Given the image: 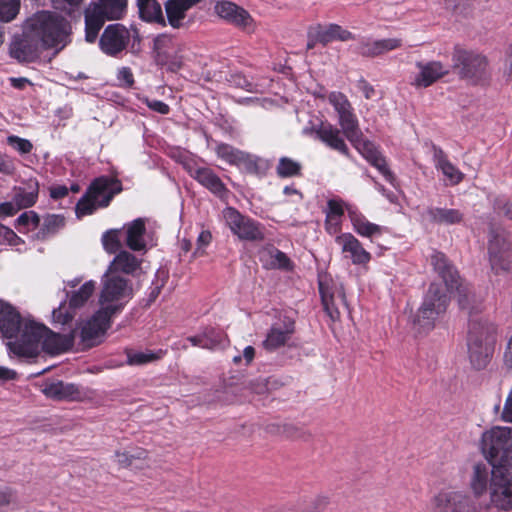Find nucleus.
<instances>
[{"instance_id": "1", "label": "nucleus", "mask_w": 512, "mask_h": 512, "mask_svg": "<svg viewBox=\"0 0 512 512\" xmlns=\"http://www.w3.org/2000/svg\"><path fill=\"white\" fill-rule=\"evenodd\" d=\"M481 447L488 463L472 467L469 487L476 498L488 496L489 506L502 512L512 510V428L496 426L482 435Z\"/></svg>"}, {"instance_id": "2", "label": "nucleus", "mask_w": 512, "mask_h": 512, "mask_svg": "<svg viewBox=\"0 0 512 512\" xmlns=\"http://www.w3.org/2000/svg\"><path fill=\"white\" fill-rule=\"evenodd\" d=\"M71 31L70 22L62 15L38 11L25 20L22 34L10 44V55L21 63H31L45 50L58 53L70 43Z\"/></svg>"}, {"instance_id": "3", "label": "nucleus", "mask_w": 512, "mask_h": 512, "mask_svg": "<svg viewBox=\"0 0 512 512\" xmlns=\"http://www.w3.org/2000/svg\"><path fill=\"white\" fill-rule=\"evenodd\" d=\"M431 264L442 279L441 283L434 282L430 285L420 308L418 309L413 324L418 332H426L433 329L436 322L446 312L449 297L454 291L458 295V302L462 309L469 308V296L471 287L464 283L457 270L440 252L431 255Z\"/></svg>"}, {"instance_id": "4", "label": "nucleus", "mask_w": 512, "mask_h": 512, "mask_svg": "<svg viewBox=\"0 0 512 512\" xmlns=\"http://www.w3.org/2000/svg\"><path fill=\"white\" fill-rule=\"evenodd\" d=\"M73 335H61L49 330L42 324L33 322L24 328L20 342H9L12 353L22 357H36L41 350L51 355L66 352L73 345Z\"/></svg>"}, {"instance_id": "5", "label": "nucleus", "mask_w": 512, "mask_h": 512, "mask_svg": "<svg viewBox=\"0 0 512 512\" xmlns=\"http://www.w3.org/2000/svg\"><path fill=\"white\" fill-rule=\"evenodd\" d=\"M475 300V295L471 291L469 296V308L467 309L470 314L467 346L469 358L473 366L477 369L485 367L492 356L497 342V326L487 317L474 315L472 301Z\"/></svg>"}, {"instance_id": "6", "label": "nucleus", "mask_w": 512, "mask_h": 512, "mask_svg": "<svg viewBox=\"0 0 512 512\" xmlns=\"http://www.w3.org/2000/svg\"><path fill=\"white\" fill-rule=\"evenodd\" d=\"M128 0H95L84 10L85 40L94 43L106 21L122 19L127 13Z\"/></svg>"}, {"instance_id": "7", "label": "nucleus", "mask_w": 512, "mask_h": 512, "mask_svg": "<svg viewBox=\"0 0 512 512\" xmlns=\"http://www.w3.org/2000/svg\"><path fill=\"white\" fill-rule=\"evenodd\" d=\"M132 297L133 286L127 278L105 272L98 295L99 309L115 317L124 310Z\"/></svg>"}, {"instance_id": "8", "label": "nucleus", "mask_w": 512, "mask_h": 512, "mask_svg": "<svg viewBox=\"0 0 512 512\" xmlns=\"http://www.w3.org/2000/svg\"><path fill=\"white\" fill-rule=\"evenodd\" d=\"M118 183L107 177L94 180L88 192L76 205V214L83 217L92 214L98 207H106L113 195L118 191Z\"/></svg>"}, {"instance_id": "9", "label": "nucleus", "mask_w": 512, "mask_h": 512, "mask_svg": "<svg viewBox=\"0 0 512 512\" xmlns=\"http://www.w3.org/2000/svg\"><path fill=\"white\" fill-rule=\"evenodd\" d=\"M113 316L98 308L88 319L79 323L73 332L74 337L79 338L83 348H91L104 341L107 330L111 327Z\"/></svg>"}, {"instance_id": "10", "label": "nucleus", "mask_w": 512, "mask_h": 512, "mask_svg": "<svg viewBox=\"0 0 512 512\" xmlns=\"http://www.w3.org/2000/svg\"><path fill=\"white\" fill-rule=\"evenodd\" d=\"M222 217L232 233L241 240L260 241L264 239V232L259 223L243 216L235 208L227 207Z\"/></svg>"}, {"instance_id": "11", "label": "nucleus", "mask_w": 512, "mask_h": 512, "mask_svg": "<svg viewBox=\"0 0 512 512\" xmlns=\"http://www.w3.org/2000/svg\"><path fill=\"white\" fill-rule=\"evenodd\" d=\"M453 60L455 66L460 69V75L472 83L476 84L487 78L488 63L485 56L470 51L457 50Z\"/></svg>"}, {"instance_id": "12", "label": "nucleus", "mask_w": 512, "mask_h": 512, "mask_svg": "<svg viewBox=\"0 0 512 512\" xmlns=\"http://www.w3.org/2000/svg\"><path fill=\"white\" fill-rule=\"evenodd\" d=\"M214 12L226 23L246 33L250 34L256 31L257 24L251 14L234 2L228 0L216 1Z\"/></svg>"}, {"instance_id": "13", "label": "nucleus", "mask_w": 512, "mask_h": 512, "mask_svg": "<svg viewBox=\"0 0 512 512\" xmlns=\"http://www.w3.org/2000/svg\"><path fill=\"white\" fill-rule=\"evenodd\" d=\"M319 291L324 309L331 320L339 319L341 310H348L342 283L321 278Z\"/></svg>"}, {"instance_id": "14", "label": "nucleus", "mask_w": 512, "mask_h": 512, "mask_svg": "<svg viewBox=\"0 0 512 512\" xmlns=\"http://www.w3.org/2000/svg\"><path fill=\"white\" fill-rule=\"evenodd\" d=\"M488 253L491 268L496 274L510 270L512 250L507 233L504 230L492 231Z\"/></svg>"}, {"instance_id": "15", "label": "nucleus", "mask_w": 512, "mask_h": 512, "mask_svg": "<svg viewBox=\"0 0 512 512\" xmlns=\"http://www.w3.org/2000/svg\"><path fill=\"white\" fill-rule=\"evenodd\" d=\"M328 101L338 114V123L346 138L355 141L359 134V125L348 98L343 93L334 91L329 94Z\"/></svg>"}, {"instance_id": "16", "label": "nucleus", "mask_w": 512, "mask_h": 512, "mask_svg": "<svg viewBox=\"0 0 512 512\" xmlns=\"http://www.w3.org/2000/svg\"><path fill=\"white\" fill-rule=\"evenodd\" d=\"M33 320L21 317L20 313L8 302L0 300V332L11 342H20L24 328L33 324Z\"/></svg>"}, {"instance_id": "17", "label": "nucleus", "mask_w": 512, "mask_h": 512, "mask_svg": "<svg viewBox=\"0 0 512 512\" xmlns=\"http://www.w3.org/2000/svg\"><path fill=\"white\" fill-rule=\"evenodd\" d=\"M431 512H480L471 497L459 491H440L431 501Z\"/></svg>"}, {"instance_id": "18", "label": "nucleus", "mask_w": 512, "mask_h": 512, "mask_svg": "<svg viewBox=\"0 0 512 512\" xmlns=\"http://www.w3.org/2000/svg\"><path fill=\"white\" fill-rule=\"evenodd\" d=\"M129 30L121 24L108 25L99 39V47L109 56H117L124 51L130 41Z\"/></svg>"}, {"instance_id": "19", "label": "nucleus", "mask_w": 512, "mask_h": 512, "mask_svg": "<svg viewBox=\"0 0 512 512\" xmlns=\"http://www.w3.org/2000/svg\"><path fill=\"white\" fill-rule=\"evenodd\" d=\"M418 73L415 75L412 85L417 88H426L448 73V68L441 62H417Z\"/></svg>"}, {"instance_id": "20", "label": "nucleus", "mask_w": 512, "mask_h": 512, "mask_svg": "<svg viewBox=\"0 0 512 512\" xmlns=\"http://www.w3.org/2000/svg\"><path fill=\"white\" fill-rule=\"evenodd\" d=\"M294 333V322L274 323L266 334L262 346L267 351H275L284 346Z\"/></svg>"}, {"instance_id": "21", "label": "nucleus", "mask_w": 512, "mask_h": 512, "mask_svg": "<svg viewBox=\"0 0 512 512\" xmlns=\"http://www.w3.org/2000/svg\"><path fill=\"white\" fill-rule=\"evenodd\" d=\"M335 241L344 253L349 254L354 264H366L370 261V253L363 248L360 241L351 233H343L337 236Z\"/></svg>"}, {"instance_id": "22", "label": "nucleus", "mask_w": 512, "mask_h": 512, "mask_svg": "<svg viewBox=\"0 0 512 512\" xmlns=\"http://www.w3.org/2000/svg\"><path fill=\"white\" fill-rule=\"evenodd\" d=\"M126 245L133 251H145L147 248V233L145 221L137 218L124 226Z\"/></svg>"}, {"instance_id": "23", "label": "nucleus", "mask_w": 512, "mask_h": 512, "mask_svg": "<svg viewBox=\"0 0 512 512\" xmlns=\"http://www.w3.org/2000/svg\"><path fill=\"white\" fill-rule=\"evenodd\" d=\"M41 391L46 397L55 400H78L82 397L77 385L63 381L45 383Z\"/></svg>"}, {"instance_id": "24", "label": "nucleus", "mask_w": 512, "mask_h": 512, "mask_svg": "<svg viewBox=\"0 0 512 512\" xmlns=\"http://www.w3.org/2000/svg\"><path fill=\"white\" fill-rule=\"evenodd\" d=\"M199 0H167L165 3L166 23L174 28L179 29L183 26V21L186 18V13L191 9Z\"/></svg>"}, {"instance_id": "25", "label": "nucleus", "mask_w": 512, "mask_h": 512, "mask_svg": "<svg viewBox=\"0 0 512 512\" xmlns=\"http://www.w3.org/2000/svg\"><path fill=\"white\" fill-rule=\"evenodd\" d=\"M191 176L217 197L223 198L227 194L225 184L210 168H197L191 171Z\"/></svg>"}, {"instance_id": "26", "label": "nucleus", "mask_w": 512, "mask_h": 512, "mask_svg": "<svg viewBox=\"0 0 512 512\" xmlns=\"http://www.w3.org/2000/svg\"><path fill=\"white\" fill-rule=\"evenodd\" d=\"M346 211L354 231L360 236L373 237L382 234L383 227L370 222L356 206H347Z\"/></svg>"}, {"instance_id": "27", "label": "nucleus", "mask_w": 512, "mask_h": 512, "mask_svg": "<svg viewBox=\"0 0 512 512\" xmlns=\"http://www.w3.org/2000/svg\"><path fill=\"white\" fill-rule=\"evenodd\" d=\"M218 158L230 165L251 167L256 165V158L250 154L244 153L231 145L221 143L216 146Z\"/></svg>"}, {"instance_id": "28", "label": "nucleus", "mask_w": 512, "mask_h": 512, "mask_svg": "<svg viewBox=\"0 0 512 512\" xmlns=\"http://www.w3.org/2000/svg\"><path fill=\"white\" fill-rule=\"evenodd\" d=\"M315 133L318 139L327 146L344 155H348V147L341 137V132L338 128L328 122H322L320 126L315 129Z\"/></svg>"}, {"instance_id": "29", "label": "nucleus", "mask_w": 512, "mask_h": 512, "mask_svg": "<svg viewBox=\"0 0 512 512\" xmlns=\"http://www.w3.org/2000/svg\"><path fill=\"white\" fill-rule=\"evenodd\" d=\"M39 183L36 179L31 178L23 183L22 186L13 190L12 201L18 209L33 206L38 198Z\"/></svg>"}, {"instance_id": "30", "label": "nucleus", "mask_w": 512, "mask_h": 512, "mask_svg": "<svg viewBox=\"0 0 512 512\" xmlns=\"http://www.w3.org/2000/svg\"><path fill=\"white\" fill-rule=\"evenodd\" d=\"M141 265V260L128 251H120L108 266L106 273L133 275Z\"/></svg>"}, {"instance_id": "31", "label": "nucleus", "mask_w": 512, "mask_h": 512, "mask_svg": "<svg viewBox=\"0 0 512 512\" xmlns=\"http://www.w3.org/2000/svg\"><path fill=\"white\" fill-rule=\"evenodd\" d=\"M315 38L323 46L333 41H349L354 39V35L337 24L317 25L315 26Z\"/></svg>"}, {"instance_id": "32", "label": "nucleus", "mask_w": 512, "mask_h": 512, "mask_svg": "<svg viewBox=\"0 0 512 512\" xmlns=\"http://www.w3.org/2000/svg\"><path fill=\"white\" fill-rule=\"evenodd\" d=\"M347 206L353 205L341 199H330L327 202L325 228L329 234H337L340 231L342 216Z\"/></svg>"}, {"instance_id": "33", "label": "nucleus", "mask_w": 512, "mask_h": 512, "mask_svg": "<svg viewBox=\"0 0 512 512\" xmlns=\"http://www.w3.org/2000/svg\"><path fill=\"white\" fill-rule=\"evenodd\" d=\"M139 17L147 23L166 26L161 4L157 0H136Z\"/></svg>"}, {"instance_id": "34", "label": "nucleus", "mask_w": 512, "mask_h": 512, "mask_svg": "<svg viewBox=\"0 0 512 512\" xmlns=\"http://www.w3.org/2000/svg\"><path fill=\"white\" fill-rule=\"evenodd\" d=\"M175 49L178 51L186 50V45L169 34H160L154 40V50L159 64Z\"/></svg>"}, {"instance_id": "35", "label": "nucleus", "mask_w": 512, "mask_h": 512, "mask_svg": "<svg viewBox=\"0 0 512 512\" xmlns=\"http://www.w3.org/2000/svg\"><path fill=\"white\" fill-rule=\"evenodd\" d=\"M436 168L441 170L449 185H456L463 179V173L455 167L441 150L435 152Z\"/></svg>"}, {"instance_id": "36", "label": "nucleus", "mask_w": 512, "mask_h": 512, "mask_svg": "<svg viewBox=\"0 0 512 512\" xmlns=\"http://www.w3.org/2000/svg\"><path fill=\"white\" fill-rule=\"evenodd\" d=\"M427 214L433 222L444 225L457 224L463 219L458 209L432 207L427 210Z\"/></svg>"}, {"instance_id": "37", "label": "nucleus", "mask_w": 512, "mask_h": 512, "mask_svg": "<svg viewBox=\"0 0 512 512\" xmlns=\"http://www.w3.org/2000/svg\"><path fill=\"white\" fill-rule=\"evenodd\" d=\"M95 290V282L90 280L85 282L76 292L70 297L69 305L71 308H78L83 306L91 297Z\"/></svg>"}, {"instance_id": "38", "label": "nucleus", "mask_w": 512, "mask_h": 512, "mask_svg": "<svg viewBox=\"0 0 512 512\" xmlns=\"http://www.w3.org/2000/svg\"><path fill=\"white\" fill-rule=\"evenodd\" d=\"M202 335H205L206 349H217L224 347L227 343L226 335L219 329L208 327L202 331Z\"/></svg>"}, {"instance_id": "39", "label": "nucleus", "mask_w": 512, "mask_h": 512, "mask_svg": "<svg viewBox=\"0 0 512 512\" xmlns=\"http://www.w3.org/2000/svg\"><path fill=\"white\" fill-rule=\"evenodd\" d=\"M65 225V218L61 215H47L43 219V223L41 224L40 233L42 237H46L48 235L54 234L62 229Z\"/></svg>"}, {"instance_id": "40", "label": "nucleus", "mask_w": 512, "mask_h": 512, "mask_svg": "<svg viewBox=\"0 0 512 512\" xmlns=\"http://www.w3.org/2000/svg\"><path fill=\"white\" fill-rule=\"evenodd\" d=\"M187 60V49L178 51L175 49L172 53L169 54L165 59H163L160 64L165 66L171 72H177L180 70Z\"/></svg>"}, {"instance_id": "41", "label": "nucleus", "mask_w": 512, "mask_h": 512, "mask_svg": "<svg viewBox=\"0 0 512 512\" xmlns=\"http://www.w3.org/2000/svg\"><path fill=\"white\" fill-rule=\"evenodd\" d=\"M300 163L288 158L282 157L277 166V174L282 178L293 177L300 174Z\"/></svg>"}, {"instance_id": "42", "label": "nucleus", "mask_w": 512, "mask_h": 512, "mask_svg": "<svg viewBox=\"0 0 512 512\" xmlns=\"http://www.w3.org/2000/svg\"><path fill=\"white\" fill-rule=\"evenodd\" d=\"M20 10V0H0V20L12 21Z\"/></svg>"}, {"instance_id": "43", "label": "nucleus", "mask_w": 512, "mask_h": 512, "mask_svg": "<svg viewBox=\"0 0 512 512\" xmlns=\"http://www.w3.org/2000/svg\"><path fill=\"white\" fill-rule=\"evenodd\" d=\"M368 161L379 170L387 181L390 183L393 182L394 176L389 170L385 159L379 153H372L370 151L368 154Z\"/></svg>"}, {"instance_id": "44", "label": "nucleus", "mask_w": 512, "mask_h": 512, "mask_svg": "<svg viewBox=\"0 0 512 512\" xmlns=\"http://www.w3.org/2000/svg\"><path fill=\"white\" fill-rule=\"evenodd\" d=\"M118 233V230H109L102 236L103 247L109 254L116 253L121 247Z\"/></svg>"}, {"instance_id": "45", "label": "nucleus", "mask_w": 512, "mask_h": 512, "mask_svg": "<svg viewBox=\"0 0 512 512\" xmlns=\"http://www.w3.org/2000/svg\"><path fill=\"white\" fill-rule=\"evenodd\" d=\"M356 51L364 57H377V40L364 38L360 40Z\"/></svg>"}, {"instance_id": "46", "label": "nucleus", "mask_w": 512, "mask_h": 512, "mask_svg": "<svg viewBox=\"0 0 512 512\" xmlns=\"http://www.w3.org/2000/svg\"><path fill=\"white\" fill-rule=\"evenodd\" d=\"M7 143L20 154H28L32 151L33 148V145L29 140L20 138L15 135L8 136Z\"/></svg>"}, {"instance_id": "47", "label": "nucleus", "mask_w": 512, "mask_h": 512, "mask_svg": "<svg viewBox=\"0 0 512 512\" xmlns=\"http://www.w3.org/2000/svg\"><path fill=\"white\" fill-rule=\"evenodd\" d=\"M115 461L121 466V467H128L132 465V462L134 459H141L145 457V451L140 450L136 454H131L129 452H115Z\"/></svg>"}, {"instance_id": "48", "label": "nucleus", "mask_w": 512, "mask_h": 512, "mask_svg": "<svg viewBox=\"0 0 512 512\" xmlns=\"http://www.w3.org/2000/svg\"><path fill=\"white\" fill-rule=\"evenodd\" d=\"M402 46L401 39L388 38L377 40V56H381L389 51L398 49Z\"/></svg>"}, {"instance_id": "49", "label": "nucleus", "mask_w": 512, "mask_h": 512, "mask_svg": "<svg viewBox=\"0 0 512 512\" xmlns=\"http://www.w3.org/2000/svg\"><path fill=\"white\" fill-rule=\"evenodd\" d=\"M158 356L151 352L128 353V363L130 365H142L157 359Z\"/></svg>"}, {"instance_id": "50", "label": "nucleus", "mask_w": 512, "mask_h": 512, "mask_svg": "<svg viewBox=\"0 0 512 512\" xmlns=\"http://www.w3.org/2000/svg\"><path fill=\"white\" fill-rule=\"evenodd\" d=\"M74 317V313L70 311L66 305H60L57 309L52 312V318L55 323L66 324L71 321Z\"/></svg>"}, {"instance_id": "51", "label": "nucleus", "mask_w": 512, "mask_h": 512, "mask_svg": "<svg viewBox=\"0 0 512 512\" xmlns=\"http://www.w3.org/2000/svg\"><path fill=\"white\" fill-rule=\"evenodd\" d=\"M21 242V239L15 234L10 228L0 224V244H8L11 246H17Z\"/></svg>"}, {"instance_id": "52", "label": "nucleus", "mask_w": 512, "mask_h": 512, "mask_svg": "<svg viewBox=\"0 0 512 512\" xmlns=\"http://www.w3.org/2000/svg\"><path fill=\"white\" fill-rule=\"evenodd\" d=\"M354 146L355 148L368 160V154L369 152L371 151L372 153H378L377 150L375 149L374 145L369 142V141H366L364 139H362V133L361 131L359 130V134H358V137L355 141H350Z\"/></svg>"}, {"instance_id": "53", "label": "nucleus", "mask_w": 512, "mask_h": 512, "mask_svg": "<svg viewBox=\"0 0 512 512\" xmlns=\"http://www.w3.org/2000/svg\"><path fill=\"white\" fill-rule=\"evenodd\" d=\"M18 225L36 228L40 224L38 215L32 211L24 212L17 218Z\"/></svg>"}, {"instance_id": "54", "label": "nucleus", "mask_w": 512, "mask_h": 512, "mask_svg": "<svg viewBox=\"0 0 512 512\" xmlns=\"http://www.w3.org/2000/svg\"><path fill=\"white\" fill-rule=\"evenodd\" d=\"M270 256H271V259H272V265L275 268H284V269H286V268H288L290 266L289 258L282 251H280L278 249H273L270 252Z\"/></svg>"}, {"instance_id": "55", "label": "nucleus", "mask_w": 512, "mask_h": 512, "mask_svg": "<svg viewBox=\"0 0 512 512\" xmlns=\"http://www.w3.org/2000/svg\"><path fill=\"white\" fill-rule=\"evenodd\" d=\"M141 101L145 103L152 111L162 115H166L170 112L169 106L160 100H151L147 97L141 98Z\"/></svg>"}, {"instance_id": "56", "label": "nucleus", "mask_w": 512, "mask_h": 512, "mask_svg": "<svg viewBox=\"0 0 512 512\" xmlns=\"http://www.w3.org/2000/svg\"><path fill=\"white\" fill-rule=\"evenodd\" d=\"M15 170L14 160L10 156L0 153V174L12 175Z\"/></svg>"}, {"instance_id": "57", "label": "nucleus", "mask_w": 512, "mask_h": 512, "mask_svg": "<svg viewBox=\"0 0 512 512\" xmlns=\"http://www.w3.org/2000/svg\"><path fill=\"white\" fill-rule=\"evenodd\" d=\"M117 79L122 86L130 87L134 83L133 73L130 68L122 67L117 74Z\"/></svg>"}, {"instance_id": "58", "label": "nucleus", "mask_w": 512, "mask_h": 512, "mask_svg": "<svg viewBox=\"0 0 512 512\" xmlns=\"http://www.w3.org/2000/svg\"><path fill=\"white\" fill-rule=\"evenodd\" d=\"M84 0H53L54 7L63 11L78 8Z\"/></svg>"}, {"instance_id": "59", "label": "nucleus", "mask_w": 512, "mask_h": 512, "mask_svg": "<svg viewBox=\"0 0 512 512\" xmlns=\"http://www.w3.org/2000/svg\"><path fill=\"white\" fill-rule=\"evenodd\" d=\"M495 209L508 218H512V202H508L505 198L501 197L495 201Z\"/></svg>"}, {"instance_id": "60", "label": "nucleus", "mask_w": 512, "mask_h": 512, "mask_svg": "<svg viewBox=\"0 0 512 512\" xmlns=\"http://www.w3.org/2000/svg\"><path fill=\"white\" fill-rule=\"evenodd\" d=\"M212 235L209 231H201L197 238V249L195 254H203L204 248L211 242Z\"/></svg>"}, {"instance_id": "61", "label": "nucleus", "mask_w": 512, "mask_h": 512, "mask_svg": "<svg viewBox=\"0 0 512 512\" xmlns=\"http://www.w3.org/2000/svg\"><path fill=\"white\" fill-rule=\"evenodd\" d=\"M502 419L505 422L512 423V388L511 391L505 401V405L502 411Z\"/></svg>"}, {"instance_id": "62", "label": "nucleus", "mask_w": 512, "mask_h": 512, "mask_svg": "<svg viewBox=\"0 0 512 512\" xmlns=\"http://www.w3.org/2000/svg\"><path fill=\"white\" fill-rule=\"evenodd\" d=\"M69 189L65 185H55L50 188L51 198L58 200L68 195Z\"/></svg>"}, {"instance_id": "63", "label": "nucleus", "mask_w": 512, "mask_h": 512, "mask_svg": "<svg viewBox=\"0 0 512 512\" xmlns=\"http://www.w3.org/2000/svg\"><path fill=\"white\" fill-rule=\"evenodd\" d=\"M14 202H5L0 204V218L12 216L16 213L17 209Z\"/></svg>"}, {"instance_id": "64", "label": "nucleus", "mask_w": 512, "mask_h": 512, "mask_svg": "<svg viewBox=\"0 0 512 512\" xmlns=\"http://www.w3.org/2000/svg\"><path fill=\"white\" fill-rule=\"evenodd\" d=\"M358 87L366 99H371L375 95V89L365 80H360Z\"/></svg>"}]
</instances>
